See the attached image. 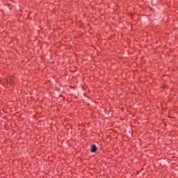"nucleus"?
Returning <instances> with one entry per match:
<instances>
[{
    "mask_svg": "<svg viewBox=\"0 0 178 178\" xmlns=\"http://www.w3.org/2000/svg\"><path fill=\"white\" fill-rule=\"evenodd\" d=\"M91 152H95L97 151V146L95 145H92L90 148Z\"/></svg>",
    "mask_w": 178,
    "mask_h": 178,
    "instance_id": "obj_1",
    "label": "nucleus"
},
{
    "mask_svg": "<svg viewBox=\"0 0 178 178\" xmlns=\"http://www.w3.org/2000/svg\"><path fill=\"white\" fill-rule=\"evenodd\" d=\"M6 83L8 87H9V86H12V83H10L9 81H7Z\"/></svg>",
    "mask_w": 178,
    "mask_h": 178,
    "instance_id": "obj_2",
    "label": "nucleus"
}]
</instances>
